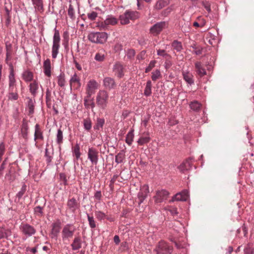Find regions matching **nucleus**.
Instances as JSON below:
<instances>
[{"label":"nucleus","instance_id":"nucleus-1","mask_svg":"<svg viewBox=\"0 0 254 254\" xmlns=\"http://www.w3.org/2000/svg\"><path fill=\"white\" fill-rule=\"evenodd\" d=\"M107 38V34L105 32H93L88 35V39L94 43H103L106 41Z\"/></svg>","mask_w":254,"mask_h":254},{"label":"nucleus","instance_id":"nucleus-2","mask_svg":"<svg viewBox=\"0 0 254 254\" xmlns=\"http://www.w3.org/2000/svg\"><path fill=\"white\" fill-rule=\"evenodd\" d=\"M75 226L71 224L65 225L62 231V238L63 241H69L73 236L75 231Z\"/></svg>","mask_w":254,"mask_h":254},{"label":"nucleus","instance_id":"nucleus-3","mask_svg":"<svg viewBox=\"0 0 254 254\" xmlns=\"http://www.w3.org/2000/svg\"><path fill=\"white\" fill-rule=\"evenodd\" d=\"M61 38L58 30L55 29V33L53 36V45L52 48V57L53 59H56L59 53L60 49Z\"/></svg>","mask_w":254,"mask_h":254},{"label":"nucleus","instance_id":"nucleus-4","mask_svg":"<svg viewBox=\"0 0 254 254\" xmlns=\"http://www.w3.org/2000/svg\"><path fill=\"white\" fill-rule=\"evenodd\" d=\"M173 248L164 241H160L156 246L155 251L157 254H171Z\"/></svg>","mask_w":254,"mask_h":254},{"label":"nucleus","instance_id":"nucleus-5","mask_svg":"<svg viewBox=\"0 0 254 254\" xmlns=\"http://www.w3.org/2000/svg\"><path fill=\"white\" fill-rule=\"evenodd\" d=\"M98 86L99 84L95 80H90L86 85V92L87 97L89 98L92 95L94 94L98 89Z\"/></svg>","mask_w":254,"mask_h":254},{"label":"nucleus","instance_id":"nucleus-6","mask_svg":"<svg viewBox=\"0 0 254 254\" xmlns=\"http://www.w3.org/2000/svg\"><path fill=\"white\" fill-rule=\"evenodd\" d=\"M20 229L22 234L26 237H31L36 233L35 229L28 224H22L20 227Z\"/></svg>","mask_w":254,"mask_h":254},{"label":"nucleus","instance_id":"nucleus-7","mask_svg":"<svg viewBox=\"0 0 254 254\" xmlns=\"http://www.w3.org/2000/svg\"><path fill=\"white\" fill-rule=\"evenodd\" d=\"M167 23L165 21L157 22L153 25L150 28V33L153 35L159 34L162 30L166 26Z\"/></svg>","mask_w":254,"mask_h":254},{"label":"nucleus","instance_id":"nucleus-8","mask_svg":"<svg viewBox=\"0 0 254 254\" xmlns=\"http://www.w3.org/2000/svg\"><path fill=\"white\" fill-rule=\"evenodd\" d=\"M169 194V192L165 190H157L156 195L154 196L155 202L156 203H161L167 200Z\"/></svg>","mask_w":254,"mask_h":254},{"label":"nucleus","instance_id":"nucleus-9","mask_svg":"<svg viewBox=\"0 0 254 254\" xmlns=\"http://www.w3.org/2000/svg\"><path fill=\"white\" fill-rule=\"evenodd\" d=\"M88 158L92 164L96 165L98 161V152L93 148H89L88 151Z\"/></svg>","mask_w":254,"mask_h":254},{"label":"nucleus","instance_id":"nucleus-10","mask_svg":"<svg viewBox=\"0 0 254 254\" xmlns=\"http://www.w3.org/2000/svg\"><path fill=\"white\" fill-rule=\"evenodd\" d=\"M69 84L70 89L72 88V86L76 89L80 87L81 85L80 78L76 73L71 75L69 80Z\"/></svg>","mask_w":254,"mask_h":254},{"label":"nucleus","instance_id":"nucleus-11","mask_svg":"<svg viewBox=\"0 0 254 254\" xmlns=\"http://www.w3.org/2000/svg\"><path fill=\"white\" fill-rule=\"evenodd\" d=\"M52 227L50 236L52 239H57L61 230V223L60 222L53 223Z\"/></svg>","mask_w":254,"mask_h":254},{"label":"nucleus","instance_id":"nucleus-12","mask_svg":"<svg viewBox=\"0 0 254 254\" xmlns=\"http://www.w3.org/2000/svg\"><path fill=\"white\" fill-rule=\"evenodd\" d=\"M107 98V92L105 91H100L97 96V102L99 105L103 107L106 104Z\"/></svg>","mask_w":254,"mask_h":254},{"label":"nucleus","instance_id":"nucleus-13","mask_svg":"<svg viewBox=\"0 0 254 254\" xmlns=\"http://www.w3.org/2000/svg\"><path fill=\"white\" fill-rule=\"evenodd\" d=\"M143 190L139 191L138 193L137 197L138 199V204L140 205L145 200L147 196V194L149 192V188L148 186H144L143 187Z\"/></svg>","mask_w":254,"mask_h":254},{"label":"nucleus","instance_id":"nucleus-14","mask_svg":"<svg viewBox=\"0 0 254 254\" xmlns=\"http://www.w3.org/2000/svg\"><path fill=\"white\" fill-rule=\"evenodd\" d=\"M28 122L25 120H23L20 128V135L25 140L28 139Z\"/></svg>","mask_w":254,"mask_h":254},{"label":"nucleus","instance_id":"nucleus-15","mask_svg":"<svg viewBox=\"0 0 254 254\" xmlns=\"http://www.w3.org/2000/svg\"><path fill=\"white\" fill-rule=\"evenodd\" d=\"M40 87L42 88V86L39 85L38 81L36 80H34L29 84V91L32 95H33L34 97L37 95L38 93Z\"/></svg>","mask_w":254,"mask_h":254},{"label":"nucleus","instance_id":"nucleus-16","mask_svg":"<svg viewBox=\"0 0 254 254\" xmlns=\"http://www.w3.org/2000/svg\"><path fill=\"white\" fill-rule=\"evenodd\" d=\"M191 168V158H189L182 163L178 167L180 171L183 173L190 169Z\"/></svg>","mask_w":254,"mask_h":254},{"label":"nucleus","instance_id":"nucleus-17","mask_svg":"<svg viewBox=\"0 0 254 254\" xmlns=\"http://www.w3.org/2000/svg\"><path fill=\"white\" fill-rule=\"evenodd\" d=\"M123 69V65L120 63H116L114 66L113 71L119 78H122L124 75Z\"/></svg>","mask_w":254,"mask_h":254},{"label":"nucleus","instance_id":"nucleus-18","mask_svg":"<svg viewBox=\"0 0 254 254\" xmlns=\"http://www.w3.org/2000/svg\"><path fill=\"white\" fill-rule=\"evenodd\" d=\"M182 75L185 81L190 85L194 84L193 76L191 73L187 71H183Z\"/></svg>","mask_w":254,"mask_h":254},{"label":"nucleus","instance_id":"nucleus-19","mask_svg":"<svg viewBox=\"0 0 254 254\" xmlns=\"http://www.w3.org/2000/svg\"><path fill=\"white\" fill-rule=\"evenodd\" d=\"M195 71L197 74L200 77H202L206 74V71L205 68L202 66L201 63L197 62L194 64Z\"/></svg>","mask_w":254,"mask_h":254},{"label":"nucleus","instance_id":"nucleus-20","mask_svg":"<svg viewBox=\"0 0 254 254\" xmlns=\"http://www.w3.org/2000/svg\"><path fill=\"white\" fill-rule=\"evenodd\" d=\"M43 68L45 74L48 77H50L51 75V62L49 59L45 60L43 64Z\"/></svg>","mask_w":254,"mask_h":254},{"label":"nucleus","instance_id":"nucleus-21","mask_svg":"<svg viewBox=\"0 0 254 254\" xmlns=\"http://www.w3.org/2000/svg\"><path fill=\"white\" fill-rule=\"evenodd\" d=\"M71 247L73 251L80 249L82 247V241L81 238L79 237H75L71 244Z\"/></svg>","mask_w":254,"mask_h":254},{"label":"nucleus","instance_id":"nucleus-22","mask_svg":"<svg viewBox=\"0 0 254 254\" xmlns=\"http://www.w3.org/2000/svg\"><path fill=\"white\" fill-rule=\"evenodd\" d=\"M67 206L72 212H74L78 207L76 200L74 198L68 199L67 202Z\"/></svg>","mask_w":254,"mask_h":254},{"label":"nucleus","instance_id":"nucleus-23","mask_svg":"<svg viewBox=\"0 0 254 254\" xmlns=\"http://www.w3.org/2000/svg\"><path fill=\"white\" fill-rule=\"evenodd\" d=\"M36 11H43V3L42 0H31Z\"/></svg>","mask_w":254,"mask_h":254},{"label":"nucleus","instance_id":"nucleus-24","mask_svg":"<svg viewBox=\"0 0 254 254\" xmlns=\"http://www.w3.org/2000/svg\"><path fill=\"white\" fill-rule=\"evenodd\" d=\"M22 76L24 81L27 82L31 81L33 79V73L28 70L23 71Z\"/></svg>","mask_w":254,"mask_h":254},{"label":"nucleus","instance_id":"nucleus-25","mask_svg":"<svg viewBox=\"0 0 254 254\" xmlns=\"http://www.w3.org/2000/svg\"><path fill=\"white\" fill-rule=\"evenodd\" d=\"M126 15L129 20H135L138 18V12L136 11H132L131 10H127L125 12Z\"/></svg>","mask_w":254,"mask_h":254},{"label":"nucleus","instance_id":"nucleus-26","mask_svg":"<svg viewBox=\"0 0 254 254\" xmlns=\"http://www.w3.org/2000/svg\"><path fill=\"white\" fill-rule=\"evenodd\" d=\"M57 83L58 85L61 87H64L66 81L65 79V75L64 73H61L60 74L57 76Z\"/></svg>","mask_w":254,"mask_h":254},{"label":"nucleus","instance_id":"nucleus-27","mask_svg":"<svg viewBox=\"0 0 254 254\" xmlns=\"http://www.w3.org/2000/svg\"><path fill=\"white\" fill-rule=\"evenodd\" d=\"M37 139H43V136L42 131H41L38 124H36L35 126V132H34V140L36 141Z\"/></svg>","mask_w":254,"mask_h":254},{"label":"nucleus","instance_id":"nucleus-28","mask_svg":"<svg viewBox=\"0 0 254 254\" xmlns=\"http://www.w3.org/2000/svg\"><path fill=\"white\" fill-rule=\"evenodd\" d=\"M169 0H158L155 5V7L157 9H161L163 7L166 6L169 4Z\"/></svg>","mask_w":254,"mask_h":254},{"label":"nucleus","instance_id":"nucleus-29","mask_svg":"<svg viewBox=\"0 0 254 254\" xmlns=\"http://www.w3.org/2000/svg\"><path fill=\"white\" fill-rule=\"evenodd\" d=\"M10 235L11 232L9 230L0 227V240L7 238Z\"/></svg>","mask_w":254,"mask_h":254},{"label":"nucleus","instance_id":"nucleus-30","mask_svg":"<svg viewBox=\"0 0 254 254\" xmlns=\"http://www.w3.org/2000/svg\"><path fill=\"white\" fill-rule=\"evenodd\" d=\"M201 106V104H200L197 101H193L190 104V107L191 110L194 111L198 112L200 109V107Z\"/></svg>","mask_w":254,"mask_h":254},{"label":"nucleus","instance_id":"nucleus-31","mask_svg":"<svg viewBox=\"0 0 254 254\" xmlns=\"http://www.w3.org/2000/svg\"><path fill=\"white\" fill-rule=\"evenodd\" d=\"M8 86H16V80L12 69L11 70L8 76Z\"/></svg>","mask_w":254,"mask_h":254},{"label":"nucleus","instance_id":"nucleus-32","mask_svg":"<svg viewBox=\"0 0 254 254\" xmlns=\"http://www.w3.org/2000/svg\"><path fill=\"white\" fill-rule=\"evenodd\" d=\"M8 100L11 101H16L18 98V94L17 93V89H15V92H8L7 95Z\"/></svg>","mask_w":254,"mask_h":254},{"label":"nucleus","instance_id":"nucleus-33","mask_svg":"<svg viewBox=\"0 0 254 254\" xmlns=\"http://www.w3.org/2000/svg\"><path fill=\"white\" fill-rule=\"evenodd\" d=\"M152 83L151 80H148L146 82L144 94L146 96H149L151 94Z\"/></svg>","mask_w":254,"mask_h":254},{"label":"nucleus","instance_id":"nucleus-34","mask_svg":"<svg viewBox=\"0 0 254 254\" xmlns=\"http://www.w3.org/2000/svg\"><path fill=\"white\" fill-rule=\"evenodd\" d=\"M134 137L133 130L129 131L126 136V143L130 145L132 144Z\"/></svg>","mask_w":254,"mask_h":254},{"label":"nucleus","instance_id":"nucleus-35","mask_svg":"<svg viewBox=\"0 0 254 254\" xmlns=\"http://www.w3.org/2000/svg\"><path fill=\"white\" fill-rule=\"evenodd\" d=\"M28 101L27 105V108L28 110L29 113L31 114L34 113V101L32 99L28 98Z\"/></svg>","mask_w":254,"mask_h":254},{"label":"nucleus","instance_id":"nucleus-36","mask_svg":"<svg viewBox=\"0 0 254 254\" xmlns=\"http://www.w3.org/2000/svg\"><path fill=\"white\" fill-rule=\"evenodd\" d=\"M172 46L177 52H180L183 49L181 42L178 40H174L172 44Z\"/></svg>","mask_w":254,"mask_h":254},{"label":"nucleus","instance_id":"nucleus-37","mask_svg":"<svg viewBox=\"0 0 254 254\" xmlns=\"http://www.w3.org/2000/svg\"><path fill=\"white\" fill-rule=\"evenodd\" d=\"M111 25V17L110 16L106 19L104 22L102 23L101 27L104 29H109Z\"/></svg>","mask_w":254,"mask_h":254},{"label":"nucleus","instance_id":"nucleus-38","mask_svg":"<svg viewBox=\"0 0 254 254\" xmlns=\"http://www.w3.org/2000/svg\"><path fill=\"white\" fill-rule=\"evenodd\" d=\"M67 14L72 20L75 19V11L73 6L71 4L69 5V7L67 10Z\"/></svg>","mask_w":254,"mask_h":254},{"label":"nucleus","instance_id":"nucleus-39","mask_svg":"<svg viewBox=\"0 0 254 254\" xmlns=\"http://www.w3.org/2000/svg\"><path fill=\"white\" fill-rule=\"evenodd\" d=\"M63 131L61 130V129H59L58 130L57 134V137H56V141L58 144H61L63 143Z\"/></svg>","mask_w":254,"mask_h":254},{"label":"nucleus","instance_id":"nucleus-40","mask_svg":"<svg viewBox=\"0 0 254 254\" xmlns=\"http://www.w3.org/2000/svg\"><path fill=\"white\" fill-rule=\"evenodd\" d=\"M87 215L90 227L91 228H95L96 227V222H95L94 217L90 216L88 214H87Z\"/></svg>","mask_w":254,"mask_h":254},{"label":"nucleus","instance_id":"nucleus-41","mask_svg":"<svg viewBox=\"0 0 254 254\" xmlns=\"http://www.w3.org/2000/svg\"><path fill=\"white\" fill-rule=\"evenodd\" d=\"M174 201H185V196L183 197L182 193L180 192L177 193L173 197L171 200V201L173 202Z\"/></svg>","mask_w":254,"mask_h":254},{"label":"nucleus","instance_id":"nucleus-42","mask_svg":"<svg viewBox=\"0 0 254 254\" xmlns=\"http://www.w3.org/2000/svg\"><path fill=\"white\" fill-rule=\"evenodd\" d=\"M120 20L122 24L125 25L129 23V20L125 12L120 16Z\"/></svg>","mask_w":254,"mask_h":254},{"label":"nucleus","instance_id":"nucleus-43","mask_svg":"<svg viewBox=\"0 0 254 254\" xmlns=\"http://www.w3.org/2000/svg\"><path fill=\"white\" fill-rule=\"evenodd\" d=\"M150 138L149 136L141 137L137 141L139 145H142L149 142Z\"/></svg>","mask_w":254,"mask_h":254},{"label":"nucleus","instance_id":"nucleus-44","mask_svg":"<svg viewBox=\"0 0 254 254\" xmlns=\"http://www.w3.org/2000/svg\"><path fill=\"white\" fill-rule=\"evenodd\" d=\"M83 126L85 129L87 130H89L92 127L91 121L90 119H84L83 121Z\"/></svg>","mask_w":254,"mask_h":254},{"label":"nucleus","instance_id":"nucleus-45","mask_svg":"<svg viewBox=\"0 0 254 254\" xmlns=\"http://www.w3.org/2000/svg\"><path fill=\"white\" fill-rule=\"evenodd\" d=\"M191 47L193 49L192 53L196 55H199L202 54V48L199 46H196L195 44L191 45Z\"/></svg>","mask_w":254,"mask_h":254},{"label":"nucleus","instance_id":"nucleus-46","mask_svg":"<svg viewBox=\"0 0 254 254\" xmlns=\"http://www.w3.org/2000/svg\"><path fill=\"white\" fill-rule=\"evenodd\" d=\"M95 213L96 217L98 220H101L107 218L106 214L100 211H96Z\"/></svg>","mask_w":254,"mask_h":254},{"label":"nucleus","instance_id":"nucleus-47","mask_svg":"<svg viewBox=\"0 0 254 254\" xmlns=\"http://www.w3.org/2000/svg\"><path fill=\"white\" fill-rule=\"evenodd\" d=\"M125 158V154L123 152L119 153L115 157V162L118 164L122 162Z\"/></svg>","mask_w":254,"mask_h":254},{"label":"nucleus","instance_id":"nucleus-48","mask_svg":"<svg viewBox=\"0 0 254 254\" xmlns=\"http://www.w3.org/2000/svg\"><path fill=\"white\" fill-rule=\"evenodd\" d=\"M105 121L103 119H98L97 121V123L94 127L95 129H99L100 128H102L103 125L104 124Z\"/></svg>","mask_w":254,"mask_h":254},{"label":"nucleus","instance_id":"nucleus-49","mask_svg":"<svg viewBox=\"0 0 254 254\" xmlns=\"http://www.w3.org/2000/svg\"><path fill=\"white\" fill-rule=\"evenodd\" d=\"M161 76L160 70L156 69L152 73L151 78L153 81H156Z\"/></svg>","mask_w":254,"mask_h":254},{"label":"nucleus","instance_id":"nucleus-50","mask_svg":"<svg viewBox=\"0 0 254 254\" xmlns=\"http://www.w3.org/2000/svg\"><path fill=\"white\" fill-rule=\"evenodd\" d=\"M111 78L110 77H106L104 79V85L106 88L110 89L111 88Z\"/></svg>","mask_w":254,"mask_h":254},{"label":"nucleus","instance_id":"nucleus-51","mask_svg":"<svg viewBox=\"0 0 254 254\" xmlns=\"http://www.w3.org/2000/svg\"><path fill=\"white\" fill-rule=\"evenodd\" d=\"M34 212L36 215L39 216L43 215V208L40 206H36L34 208Z\"/></svg>","mask_w":254,"mask_h":254},{"label":"nucleus","instance_id":"nucleus-52","mask_svg":"<svg viewBox=\"0 0 254 254\" xmlns=\"http://www.w3.org/2000/svg\"><path fill=\"white\" fill-rule=\"evenodd\" d=\"M26 185H23L21 189V190L17 194V196L19 198H20L23 196V195L24 194V193H25V192L26 191Z\"/></svg>","mask_w":254,"mask_h":254},{"label":"nucleus","instance_id":"nucleus-53","mask_svg":"<svg viewBox=\"0 0 254 254\" xmlns=\"http://www.w3.org/2000/svg\"><path fill=\"white\" fill-rule=\"evenodd\" d=\"M87 17L90 20H94L97 17V13L96 12L92 11L91 13H87Z\"/></svg>","mask_w":254,"mask_h":254},{"label":"nucleus","instance_id":"nucleus-54","mask_svg":"<svg viewBox=\"0 0 254 254\" xmlns=\"http://www.w3.org/2000/svg\"><path fill=\"white\" fill-rule=\"evenodd\" d=\"M128 249V245L126 242L122 243L121 246L119 249L120 252H124Z\"/></svg>","mask_w":254,"mask_h":254},{"label":"nucleus","instance_id":"nucleus-55","mask_svg":"<svg viewBox=\"0 0 254 254\" xmlns=\"http://www.w3.org/2000/svg\"><path fill=\"white\" fill-rule=\"evenodd\" d=\"M104 55L101 53H97L95 56V60L98 62H102L104 60Z\"/></svg>","mask_w":254,"mask_h":254},{"label":"nucleus","instance_id":"nucleus-56","mask_svg":"<svg viewBox=\"0 0 254 254\" xmlns=\"http://www.w3.org/2000/svg\"><path fill=\"white\" fill-rule=\"evenodd\" d=\"M244 254H254V249L248 246L244 249Z\"/></svg>","mask_w":254,"mask_h":254},{"label":"nucleus","instance_id":"nucleus-57","mask_svg":"<svg viewBox=\"0 0 254 254\" xmlns=\"http://www.w3.org/2000/svg\"><path fill=\"white\" fill-rule=\"evenodd\" d=\"M156 62L155 61H152L150 62L149 65L145 69V72L147 73L150 71L153 67L155 66Z\"/></svg>","mask_w":254,"mask_h":254},{"label":"nucleus","instance_id":"nucleus-58","mask_svg":"<svg viewBox=\"0 0 254 254\" xmlns=\"http://www.w3.org/2000/svg\"><path fill=\"white\" fill-rule=\"evenodd\" d=\"M202 5L204 6L205 9L209 13L211 12L210 4L209 2L206 1H202Z\"/></svg>","mask_w":254,"mask_h":254},{"label":"nucleus","instance_id":"nucleus-59","mask_svg":"<svg viewBox=\"0 0 254 254\" xmlns=\"http://www.w3.org/2000/svg\"><path fill=\"white\" fill-rule=\"evenodd\" d=\"M73 153H74V155L75 156L77 159L79 158V157L80 156V152L79 151V146H77L74 148V151H73Z\"/></svg>","mask_w":254,"mask_h":254},{"label":"nucleus","instance_id":"nucleus-60","mask_svg":"<svg viewBox=\"0 0 254 254\" xmlns=\"http://www.w3.org/2000/svg\"><path fill=\"white\" fill-rule=\"evenodd\" d=\"M242 231L244 236H246L248 234V230L245 225H243L242 227L237 230L238 233H240Z\"/></svg>","mask_w":254,"mask_h":254},{"label":"nucleus","instance_id":"nucleus-61","mask_svg":"<svg viewBox=\"0 0 254 254\" xmlns=\"http://www.w3.org/2000/svg\"><path fill=\"white\" fill-rule=\"evenodd\" d=\"M84 105L87 108H89L90 106H91V108H93L94 107V106H95L93 102H92V103H91V104H90V103H89L90 102H89L87 99L85 98L84 100Z\"/></svg>","mask_w":254,"mask_h":254},{"label":"nucleus","instance_id":"nucleus-62","mask_svg":"<svg viewBox=\"0 0 254 254\" xmlns=\"http://www.w3.org/2000/svg\"><path fill=\"white\" fill-rule=\"evenodd\" d=\"M122 50V45L120 44H117L114 46V50L115 52H119Z\"/></svg>","mask_w":254,"mask_h":254},{"label":"nucleus","instance_id":"nucleus-63","mask_svg":"<svg viewBox=\"0 0 254 254\" xmlns=\"http://www.w3.org/2000/svg\"><path fill=\"white\" fill-rule=\"evenodd\" d=\"M157 55L158 56L165 57L167 56L168 54L165 53V51L164 50H157Z\"/></svg>","mask_w":254,"mask_h":254},{"label":"nucleus","instance_id":"nucleus-64","mask_svg":"<svg viewBox=\"0 0 254 254\" xmlns=\"http://www.w3.org/2000/svg\"><path fill=\"white\" fill-rule=\"evenodd\" d=\"M146 52L145 51H142L140 52V53L137 56V59L140 60H143L144 59V56L145 55Z\"/></svg>","mask_w":254,"mask_h":254}]
</instances>
